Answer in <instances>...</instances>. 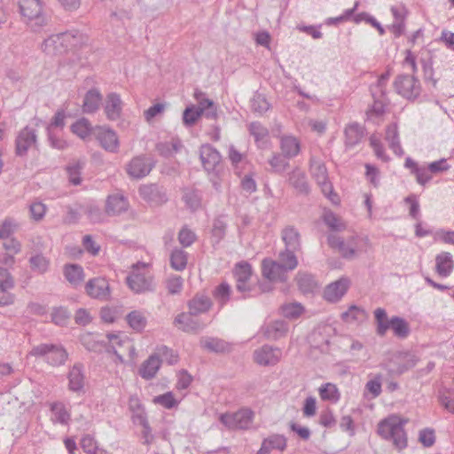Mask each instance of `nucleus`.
<instances>
[{
    "label": "nucleus",
    "instance_id": "f257e3e1",
    "mask_svg": "<svg viewBox=\"0 0 454 454\" xmlns=\"http://www.w3.org/2000/svg\"><path fill=\"white\" fill-rule=\"evenodd\" d=\"M407 423L396 415L381 419L377 427V434L385 441L390 442L395 449L401 451L408 446V436L404 429Z\"/></svg>",
    "mask_w": 454,
    "mask_h": 454
},
{
    "label": "nucleus",
    "instance_id": "f03ea898",
    "mask_svg": "<svg viewBox=\"0 0 454 454\" xmlns=\"http://www.w3.org/2000/svg\"><path fill=\"white\" fill-rule=\"evenodd\" d=\"M19 12L23 21L34 32H39L48 23L41 0H18Z\"/></svg>",
    "mask_w": 454,
    "mask_h": 454
},
{
    "label": "nucleus",
    "instance_id": "7ed1b4c3",
    "mask_svg": "<svg viewBox=\"0 0 454 454\" xmlns=\"http://www.w3.org/2000/svg\"><path fill=\"white\" fill-rule=\"evenodd\" d=\"M30 355L43 358L51 366L63 365L68 357L67 350L61 345L52 343H42L35 346L31 349Z\"/></svg>",
    "mask_w": 454,
    "mask_h": 454
},
{
    "label": "nucleus",
    "instance_id": "20e7f679",
    "mask_svg": "<svg viewBox=\"0 0 454 454\" xmlns=\"http://www.w3.org/2000/svg\"><path fill=\"white\" fill-rule=\"evenodd\" d=\"M309 170L313 178L320 186L324 195L326 196L332 202L337 203L339 200L338 195L333 192V184L329 181L325 164L321 160L311 157L309 160Z\"/></svg>",
    "mask_w": 454,
    "mask_h": 454
},
{
    "label": "nucleus",
    "instance_id": "39448f33",
    "mask_svg": "<svg viewBox=\"0 0 454 454\" xmlns=\"http://www.w3.org/2000/svg\"><path fill=\"white\" fill-rule=\"evenodd\" d=\"M156 160L147 154L133 157L126 165V172L133 179H142L147 176L156 166Z\"/></svg>",
    "mask_w": 454,
    "mask_h": 454
},
{
    "label": "nucleus",
    "instance_id": "423d86ee",
    "mask_svg": "<svg viewBox=\"0 0 454 454\" xmlns=\"http://www.w3.org/2000/svg\"><path fill=\"white\" fill-rule=\"evenodd\" d=\"M394 87L397 94L408 100L416 99L421 92L420 82L414 75H397Z\"/></svg>",
    "mask_w": 454,
    "mask_h": 454
},
{
    "label": "nucleus",
    "instance_id": "0eeeda50",
    "mask_svg": "<svg viewBox=\"0 0 454 454\" xmlns=\"http://www.w3.org/2000/svg\"><path fill=\"white\" fill-rule=\"evenodd\" d=\"M74 39V36L70 32L51 35L43 42L41 49L48 55L62 54L72 45Z\"/></svg>",
    "mask_w": 454,
    "mask_h": 454
},
{
    "label": "nucleus",
    "instance_id": "6e6552de",
    "mask_svg": "<svg viewBox=\"0 0 454 454\" xmlns=\"http://www.w3.org/2000/svg\"><path fill=\"white\" fill-rule=\"evenodd\" d=\"M254 413L249 409H240L233 413L221 414L219 420L229 429H247L253 420Z\"/></svg>",
    "mask_w": 454,
    "mask_h": 454
},
{
    "label": "nucleus",
    "instance_id": "1a4fd4ad",
    "mask_svg": "<svg viewBox=\"0 0 454 454\" xmlns=\"http://www.w3.org/2000/svg\"><path fill=\"white\" fill-rule=\"evenodd\" d=\"M31 148H37V133L34 128L26 126L16 137L15 154L18 157H25Z\"/></svg>",
    "mask_w": 454,
    "mask_h": 454
},
{
    "label": "nucleus",
    "instance_id": "9d476101",
    "mask_svg": "<svg viewBox=\"0 0 454 454\" xmlns=\"http://www.w3.org/2000/svg\"><path fill=\"white\" fill-rule=\"evenodd\" d=\"M356 238L350 237L348 239L344 240L337 234H329L327 236L328 246L337 251L342 258L352 260L356 256Z\"/></svg>",
    "mask_w": 454,
    "mask_h": 454
},
{
    "label": "nucleus",
    "instance_id": "9b49d317",
    "mask_svg": "<svg viewBox=\"0 0 454 454\" xmlns=\"http://www.w3.org/2000/svg\"><path fill=\"white\" fill-rule=\"evenodd\" d=\"M129 287L137 294L154 291L153 278L151 275L133 270L126 278Z\"/></svg>",
    "mask_w": 454,
    "mask_h": 454
},
{
    "label": "nucleus",
    "instance_id": "f8f14e48",
    "mask_svg": "<svg viewBox=\"0 0 454 454\" xmlns=\"http://www.w3.org/2000/svg\"><path fill=\"white\" fill-rule=\"evenodd\" d=\"M282 356V350L279 348L265 344L254 350V359L256 364L262 366H273L277 364Z\"/></svg>",
    "mask_w": 454,
    "mask_h": 454
},
{
    "label": "nucleus",
    "instance_id": "ddd939ff",
    "mask_svg": "<svg viewBox=\"0 0 454 454\" xmlns=\"http://www.w3.org/2000/svg\"><path fill=\"white\" fill-rule=\"evenodd\" d=\"M86 294L100 301H107L110 298L109 283L105 278H94L90 279L85 285Z\"/></svg>",
    "mask_w": 454,
    "mask_h": 454
},
{
    "label": "nucleus",
    "instance_id": "4468645a",
    "mask_svg": "<svg viewBox=\"0 0 454 454\" xmlns=\"http://www.w3.org/2000/svg\"><path fill=\"white\" fill-rule=\"evenodd\" d=\"M138 192L145 200L157 205H161L168 200L166 189L157 184L142 185Z\"/></svg>",
    "mask_w": 454,
    "mask_h": 454
},
{
    "label": "nucleus",
    "instance_id": "2eb2a0df",
    "mask_svg": "<svg viewBox=\"0 0 454 454\" xmlns=\"http://www.w3.org/2000/svg\"><path fill=\"white\" fill-rule=\"evenodd\" d=\"M287 182L298 194L308 196L310 193L306 173L300 168L297 167L287 174Z\"/></svg>",
    "mask_w": 454,
    "mask_h": 454
},
{
    "label": "nucleus",
    "instance_id": "dca6fc26",
    "mask_svg": "<svg viewBox=\"0 0 454 454\" xmlns=\"http://www.w3.org/2000/svg\"><path fill=\"white\" fill-rule=\"evenodd\" d=\"M286 272L279 262L264 259L262 262V276L270 281H286Z\"/></svg>",
    "mask_w": 454,
    "mask_h": 454
},
{
    "label": "nucleus",
    "instance_id": "f3484780",
    "mask_svg": "<svg viewBox=\"0 0 454 454\" xmlns=\"http://www.w3.org/2000/svg\"><path fill=\"white\" fill-rule=\"evenodd\" d=\"M128 199L120 193L108 195L106 200V214L109 216L120 215L129 209Z\"/></svg>",
    "mask_w": 454,
    "mask_h": 454
},
{
    "label": "nucleus",
    "instance_id": "a211bd4d",
    "mask_svg": "<svg viewBox=\"0 0 454 454\" xmlns=\"http://www.w3.org/2000/svg\"><path fill=\"white\" fill-rule=\"evenodd\" d=\"M350 281L348 278H340L329 284L324 291V298L330 302L340 301L347 293Z\"/></svg>",
    "mask_w": 454,
    "mask_h": 454
},
{
    "label": "nucleus",
    "instance_id": "6ab92c4d",
    "mask_svg": "<svg viewBox=\"0 0 454 454\" xmlns=\"http://www.w3.org/2000/svg\"><path fill=\"white\" fill-rule=\"evenodd\" d=\"M97 139L102 148L109 153H117L120 147V142L117 133L109 128H99L97 133Z\"/></svg>",
    "mask_w": 454,
    "mask_h": 454
},
{
    "label": "nucleus",
    "instance_id": "aec40b11",
    "mask_svg": "<svg viewBox=\"0 0 454 454\" xmlns=\"http://www.w3.org/2000/svg\"><path fill=\"white\" fill-rule=\"evenodd\" d=\"M200 158L203 168L208 172L215 170V167L221 161L219 152L208 144L201 145L200 149Z\"/></svg>",
    "mask_w": 454,
    "mask_h": 454
},
{
    "label": "nucleus",
    "instance_id": "412c9836",
    "mask_svg": "<svg viewBox=\"0 0 454 454\" xmlns=\"http://www.w3.org/2000/svg\"><path fill=\"white\" fill-rule=\"evenodd\" d=\"M68 389L71 392L81 394L84 392L85 376L83 365L81 363L74 364L70 369L68 375Z\"/></svg>",
    "mask_w": 454,
    "mask_h": 454
},
{
    "label": "nucleus",
    "instance_id": "4be33fe9",
    "mask_svg": "<svg viewBox=\"0 0 454 454\" xmlns=\"http://www.w3.org/2000/svg\"><path fill=\"white\" fill-rule=\"evenodd\" d=\"M104 110L108 120L117 121L122 111V101L120 95L115 92L109 93L106 98Z\"/></svg>",
    "mask_w": 454,
    "mask_h": 454
},
{
    "label": "nucleus",
    "instance_id": "5701e85b",
    "mask_svg": "<svg viewBox=\"0 0 454 454\" xmlns=\"http://www.w3.org/2000/svg\"><path fill=\"white\" fill-rule=\"evenodd\" d=\"M194 315H191L190 312L180 313L175 317L174 325L183 332L198 333L203 329L204 325L199 320L194 319L192 317Z\"/></svg>",
    "mask_w": 454,
    "mask_h": 454
},
{
    "label": "nucleus",
    "instance_id": "b1692460",
    "mask_svg": "<svg viewBox=\"0 0 454 454\" xmlns=\"http://www.w3.org/2000/svg\"><path fill=\"white\" fill-rule=\"evenodd\" d=\"M102 94L97 88L89 90L83 98L82 109L84 114H94L98 109L102 103Z\"/></svg>",
    "mask_w": 454,
    "mask_h": 454
},
{
    "label": "nucleus",
    "instance_id": "393cba45",
    "mask_svg": "<svg viewBox=\"0 0 454 454\" xmlns=\"http://www.w3.org/2000/svg\"><path fill=\"white\" fill-rule=\"evenodd\" d=\"M161 365V360L158 354L151 355L143 364H141L138 373L144 380H149L153 379Z\"/></svg>",
    "mask_w": 454,
    "mask_h": 454
},
{
    "label": "nucleus",
    "instance_id": "a878e982",
    "mask_svg": "<svg viewBox=\"0 0 454 454\" xmlns=\"http://www.w3.org/2000/svg\"><path fill=\"white\" fill-rule=\"evenodd\" d=\"M191 315H200L207 312L212 307L211 299L203 294H195L187 303Z\"/></svg>",
    "mask_w": 454,
    "mask_h": 454
},
{
    "label": "nucleus",
    "instance_id": "bb28decb",
    "mask_svg": "<svg viewBox=\"0 0 454 454\" xmlns=\"http://www.w3.org/2000/svg\"><path fill=\"white\" fill-rule=\"evenodd\" d=\"M454 269V261L449 252H442L435 256V270L442 278L449 277Z\"/></svg>",
    "mask_w": 454,
    "mask_h": 454
},
{
    "label": "nucleus",
    "instance_id": "cd10ccee",
    "mask_svg": "<svg viewBox=\"0 0 454 454\" xmlns=\"http://www.w3.org/2000/svg\"><path fill=\"white\" fill-rule=\"evenodd\" d=\"M280 149L284 157L293 159L301 152V143L294 136H283L280 137Z\"/></svg>",
    "mask_w": 454,
    "mask_h": 454
},
{
    "label": "nucleus",
    "instance_id": "c85d7f7f",
    "mask_svg": "<svg viewBox=\"0 0 454 454\" xmlns=\"http://www.w3.org/2000/svg\"><path fill=\"white\" fill-rule=\"evenodd\" d=\"M287 332L288 324L284 320H276L265 326L263 335L268 340H277L286 336Z\"/></svg>",
    "mask_w": 454,
    "mask_h": 454
},
{
    "label": "nucleus",
    "instance_id": "c756f323",
    "mask_svg": "<svg viewBox=\"0 0 454 454\" xmlns=\"http://www.w3.org/2000/svg\"><path fill=\"white\" fill-rule=\"evenodd\" d=\"M345 145L353 147L358 145L364 135V129L357 122L348 124L344 130Z\"/></svg>",
    "mask_w": 454,
    "mask_h": 454
},
{
    "label": "nucleus",
    "instance_id": "7c9ffc66",
    "mask_svg": "<svg viewBox=\"0 0 454 454\" xmlns=\"http://www.w3.org/2000/svg\"><path fill=\"white\" fill-rule=\"evenodd\" d=\"M63 274L70 285L76 287L84 280V271L81 265L68 263L64 266Z\"/></svg>",
    "mask_w": 454,
    "mask_h": 454
},
{
    "label": "nucleus",
    "instance_id": "2f4dec72",
    "mask_svg": "<svg viewBox=\"0 0 454 454\" xmlns=\"http://www.w3.org/2000/svg\"><path fill=\"white\" fill-rule=\"evenodd\" d=\"M386 140L388 142L390 149L397 156H403L404 152L401 146L397 124L393 122L386 128Z\"/></svg>",
    "mask_w": 454,
    "mask_h": 454
},
{
    "label": "nucleus",
    "instance_id": "473e14b6",
    "mask_svg": "<svg viewBox=\"0 0 454 454\" xmlns=\"http://www.w3.org/2000/svg\"><path fill=\"white\" fill-rule=\"evenodd\" d=\"M200 347L214 353H224L230 350L228 342L214 337H203L200 340Z\"/></svg>",
    "mask_w": 454,
    "mask_h": 454
},
{
    "label": "nucleus",
    "instance_id": "72a5a7b5",
    "mask_svg": "<svg viewBox=\"0 0 454 454\" xmlns=\"http://www.w3.org/2000/svg\"><path fill=\"white\" fill-rule=\"evenodd\" d=\"M50 410L52 413L51 420L53 423H59L64 426L69 424V421L71 420V414L62 402H54L51 403Z\"/></svg>",
    "mask_w": 454,
    "mask_h": 454
},
{
    "label": "nucleus",
    "instance_id": "f704fd0d",
    "mask_svg": "<svg viewBox=\"0 0 454 454\" xmlns=\"http://www.w3.org/2000/svg\"><path fill=\"white\" fill-rule=\"evenodd\" d=\"M282 240L287 249H301V236L294 226H286L281 233Z\"/></svg>",
    "mask_w": 454,
    "mask_h": 454
},
{
    "label": "nucleus",
    "instance_id": "c9c22d12",
    "mask_svg": "<svg viewBox=\"0 0 454 454\" xmlns=\"http://www.w3.org/2000/svg\"><path fill=\"white\" fill-rule=\"evenodd\" d=\"M183 147L182 142L177 137H173L170 142H160L156 145V151L164 158H169L178 153Z\"/></svg>",
    "mask_w": 454,
    "mask_h": 454
},
{
    "label": "nucleus",
    "instance_id": "e433bc0d",
    "mask_svg": "<svg viewBox=\"0 0 454 454\" xmlns=\"http://www.w3.org/2000/svg\"><path fill=\"white\" fill-rule=\"evenodd\" d=\"M373 313L376 322V333L383 337L390 329V318L387 317V311L383 308H377Z\"/></svg>",
    "mask_w": 454,
    "mask_h": 454
},
{
    "label": "nucleus",
    "instance_id": "4c0bfd02",
    "mask_svg": "<svg viewBox=\"0 0 454 454\" xmlns=\"http://www.w3.org/2000/svg\"><path fill=\"white\" fill-rule=\"evenodd\" d=\"M227 223L225 215H220L213 220L212 238L215 244H219L226 235Z\"/></svg>",
    "mask_w": 454,
    "mask_h": 454
},
{
    "label": "nucleus",
    "instance_id": "58836bf2",
    "mask_svg": "<svg viewBox=\"0 0 454 454\" xmlns=\"http://www.w3.org/2000/svg\"><path fill=\"white\" fill-rule=\"evenodd\" d=\"M169 261L172 269L182 271L186 268L188 254L182 248H174L170 254Z\"/></svg>",
    "mask_w": 454,
    "mask_h": 454
},
{
    "label": "nucleus",
    "instance_id": "ea45409f",
    "mask_svg": "<svg viewBox=\"0 0 454 454\" xmlns=\"http://www.w3.org/2000/svg\"><path fill=\"white\" fill-rule=\"evenodd\" d=\"M202 195L197 189H185L183 194V200L186 207L192 211H196L201 207Z\"/></svg>",
    "mask_w": 454,
    "mask_h": 454
},
{
    "label": "nucleus",
    "instance_id": "a19ab883",
    "mask_svg": "<svg viewBox=\"0 0 454 454\" xmlns=\"http://www.w3.org/2000/svg\"><path fill=\"white\" fill-rule=\"evenodd\" d=\"M28 262L31 270L37 274L43 275L49 270L50 259L41 253L32 255Z\"/></svg>",
    "mask_w": 454,
    "mask_h": 454
},
{
    "label": "nucleus",
    "instance_id": "79ce46f5",
    "mask_svg": "<svg viewBox=\"0 0 454 454\" xmlns=\"http://www.w3.org/2000/svg\"><path fill=\"white\" fill-rule=\"evenodd\" d=\"M390 329L394 334L400 338L404 339L410 333V326L407 321L398 316H394L390 318Z\"/></svg>",
    "mask_w": 454,
    "mask_h": 454
},
{
    "label": "nucleus",
    "instance_id": "37998d69",
    "mask_svg": "<svg viewBox=\"0 0 454 454\" xmlns=\"http://www.w3.org/2000/svg\"><path fill=\"white\" fill-rule=\"evenodd\" d=\"M341 319L347 323L363 322L367 317L364 309L351 305L348 310L341 313Z\"/></svg>",
    "mask_w": 454,
    "mask_h": 454
},
{
    "label": "nucleus",
    "instance_id": "c03bdc74",
    "mask_svg": "<svg viewBox=\"0 0 454 454\" xmlns=\"http://www.w3.org/2000/svg\"><path fill=\"white\" fill-rule=\"evenodd\" d=\"M297 285L303 294H311L317 287L314 276L309 273H298Z\"/></svg>",
    "mask_w": 454,
    "mask_h": 454
},
{
    "label": "nucleus",
    "instance_id": "a18cd8bd",
    "mask_svg": "<svg viewBox=\"0 0 454 454\" xmlns=\"http://www.w3.org/2000/svg\"><path fill=\"white\" fill-rule=\"evenodd\" d=\"M233 275L236 282L251 281L253 270L252 266L247 262H240L235 265Z\"/></svg>",
    "mask_w": 454,
    "mask_h": 454
},
{
    "label": "nucleus",
    "instance_id": "49530a36",
    "mask_svg": "<svg viewBox=\"0 0 454 454\" xmlns=\"http://www.w3.org/2000/svg\"><path fill=\"white\" fill-rule=\"evenodd\" d=\"M248 131L250 135L254 137V141L258 146H261V144L263 145L264 140L269 136L268 129L259 121H252L248 125Z\"/></svg>",
    "mask_w": 454,
    "mask_h": 454
},
{
    "label": "nucleus",
    "instance_id": "de8ad7c7",
    "mask_svg": "<svg viewBox=\"0 0 454 454\" xmlns=\"http://www.w3.org/2000/svg\"><path fill=\"white\" fill-rule=\"evenodd\" d=\"M128 325L136 332H142L146 326L147 320L141 311L133 310L126 316Z\"/></svg>",
    "mask_w": 454,
    "mask_h": 454
},
{
    "label": "nucleus",
    "instance_id": "09e8293b",
    "mask_svg": "<svg viewBox=\"0 0 454 454\" xmlns=\"http://www.w3.org/2000/svg\"><path fill=\"white\" fill-rule=\"evenodd\" d=\"M320 398L324 401H329L331 403H337L340 400V395L337 387L333 383L323 384L319 389Z\"/></svg>",
    "mask_w": 454,
    "mask_h": 454
},
{
    "label": "nucleus",
    "instance_id": "8fccbe9b",
    "mask_svg": "<svg viewBox=\"0 0 454 454\" xmlns=\"http://www.w3.org/2000/svg\"><path fill=\"white\" fill-rule=\"evenodd\" d=\"M296 251L297 250L294 249L285 248L284 251L279 253L278 262L287 271L294 270L298 265V260L294 254Z\"/></svg>",
    "mask_w": 454,
    "mask_h": 454
},
{
    "label": "nucleus",
    "instance_id": "3c124183",
    "mask_svg": "<svg viewBox=\"0 0 454 454\" xmlns=\"http://www.w3.org/2000/svg\"><path fill=\"white\" fill-rule=\"evenodd\" d=\"M251 110L257 114H263L270 109V104L267 101L266 98L259 93L255 92L251 98Z\"/></svg>",
    "mask_w": 454,
    "mask_h": 454
},
{
    "label": "nucleus",
    "instance_id": "603ef678",
    "mask_svg": "<svg viewBox=\"0 0 454 454\" xmlns=\"http://www.w3.org/2000/svg\"><path fill=\"white\" fill-rule=\"evenodd\" d=\"M325 224L333 231H340L345 229V224L331 210H326L323 215Z\"/></svg>",
    "mask_w": 454,
    "mask_h": 454
},
{
    "label": "nucleus",
    "instance_id": "864d4df0",
    "mask_svg": "<svg viewBox=\"0 0 454 454\" xmlns=\"http://www.w3.org/2000/svg\"><path fill=\"white\" fill-rule=\"evenodd\" d=\"M84 167V162L81 160L70 163L67 167V171L69 177V182L74 185H78L82 182L81 172Z\"/></svg>",
    "mask_w": 454,
    "mask_h": 454
},
{
    "label": "nucleus",
    "instance_id": "5fc2aeb1",
    "mask_svg": "<svg viewBox=\"0 0 454 454\" xmlns=\"http://www.w3.org/2000/svg\"><path fill=\"white\" fill-rule=\"evenodd\" d=\"M438 400L446 411L454 414V395L452 393V389H440L438 393Z\"/></svg>",
    "mask_w": 454,
    "mask_h": 454
},
{
    "label": "nucleus",
    "instance_id": "6e6d98bb",
    "mask_svg": "<svg viewBox=\"0 0 454 454\" xmlns=\"http://www.w3.org/2000/svg\"><path fill=\"white\" fill-rule=\"evenodd\" d=\"M71 130L74 134L84 139L90 134L91 125L87 119L82 118L72 124Z\"/></svg>",
    "mask_w": 454,
    "mask_h": 454
},
{
    "label": "nucleus",
    "instance_id": "4d7b16f0",
    "mask_svg": "<svg viewBox=\"0 0 454 454\" xmlns=\"http://www.w3.org/2000/svg\"><path fill=\"white\" fill-rule=\"evenodd\" d=\"M153 403L154 404L161 405L162 407L168 410L173 409L178 405V402L175 398L174 394L170 391L154 396L153 399Z\"/></svg>",
    "mask_w": 454,
    "mask_h": 454
},
{
    "label": "nucleus",
    "instance_id": "13d9d810",
    "mask_svg": "<svg viewBox=\"0 0 454 454\" xmlns=\"http://www.w3.org/2000/svg\"><path fill=\"white\" fill-rule=\"evenodd\" d=\"M202 115V110L197 109L196 106H187L183 113V121L184 125L190 127L196 123L197 120Z\"/></svg>",
    "mask_w": 454,
    "mask_h": 454
},
{
    "label": "nucleus",
    "instance_id": "bf43d9fd",
    "mask_svg": "<svg viewBox=\"0 0 454 454\" xmlns=\"http://www.w3.org/2000/svg\"><path fill=\"white\" fill-rule=\"evenodd\" d=\"M231 286L229 284L223 282L214 291V296L220 303L221 306H224L231 298Z\"/></svg>",
    "mask_w": 454,
    "mask_h": 454
},
{
    "label": "nucleus",
    "instance_id": "052dcab7",
    "mask_svg": "<svg viewBox=\"0 0 454 454\" xmlns=\"http://www.w3.org/2000/svg\"><path fill=\"white\" fill-rule=\"evenodd\" d=\"M184 286V279L177 275H170L166 279V288L168 293L171 295L178 294L181 293Z\"/></svg>",
    "mask_w": 454,
    "mask_h": 454
},
{
    "label": "nucleus",
    "instance_id": "680f3d73",
    "mask_svg": "<svg viewBox=\"0 0 454 454\" xmlns=\"http://www.w3.org/2000/svg\"><path fill=\"white\" fill-rule=\"evenodd\" d=\"M71 317V313L65 307H55L51 312V320L57 325H64Z\"/></svg>",
    "mask_w": 454,
    "mask_h": 454
},
{
    "label": "nucleus",
    "instance_id": "e2e57ef3",
    "mask_svg": "<svg viewBox=\"0 0 454 454\" xmlns=\"http://www.w3.org/2000/svg\"><path fill=\"white\" fill-rule=\"evenodd\" d=\"M287 160L282 153H273L272 157L269 160V164L274 172L282 173L289 166Z\"/></svg>",
    "mask_w": 454,
    "mask_h": 454
},
{
    "label": "nucleus",
    "instance_id": "0e129e2a",
    "mask_svg": "<svg viewBox=\"0 0 454 454\" xmlns=\"http://www.w3.org/2000/svg\"><path fill=\"white\" fill-rule=\"evenodd\" d=\"M420 64L424 73V79L426 82H432L433 86L435 87L437 84V80L434 78V68H433V59L431 57L427 59L422 58L420 59Z\"/></svg>",
    "mask_w": 454,
    "mask_h": 454
},
{
    "label": "nucleus",
    "instance_id": "69168bd1",
    "mask_svg": "<svg viewBox=\"0 0 454 454\" xmlns=\"http://www.w3.org/2000/svg\"><path fill=\"white\" fill-rule=\"evenodd\" d=\"M177 239L184 247H188L196 240V234L185 225L179 231Z\"/></svg>",
    "mask_w": 454,
    "mask_h": 454
},
{
    "label": "nucleus",
    "instance_id": "338daca9",
    "mask_svg": "<svg viewBox=\"0 0 454 454\" xmlns=\"http://www.w3.org/2000/svg\"><path fill=\"white\" fill-rule=\"evenodd\" d=\"M302 311L303 308L300 303H289L281 306V313L287 318H297Z\"/></svg>",
    "mask_w": 454,
    "mask_h": 454
},
{
    "label": "nucleus",
    "instance_id": "774afa93",
    "mask_svg": "<svg viewBox=\"0 0 454 454\" xmlns=\"http://www.w3.org/2000/svg\"><path fill=\"white\" fill-rule=\"evenodd\" d=\"M419 441L426 448L432 447L435 442V433L433 428L426 427L419 431Z\"/></svg>",
    "mask_w": 454,
    "mask_h": 454
}]
</instances>
